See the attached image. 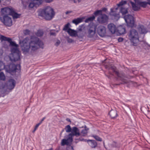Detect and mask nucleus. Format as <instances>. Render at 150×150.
Returning <instances> with one entry per match:
<instances>
[{"mask_svg":"<svg viewBox=\"0 0 150 150\" xmlns=\"http://www.w3.org/2000/svg\"><path fill=\"white\" fill-rule=\"evenodd\" d=\"M39 47L44 48V44L39 38L36 37H31L30 39L26 38L22 42L21 47L23 53L26 54L29 52H34Z\"/></svg>","mask_w":150,"mask_h":150,"instance_id":"1","label":"nucleus"},{"mask_svg":"<svg viewBox=\"0 0 150 150\" xmlns=\"http://www.w3.org/2000/svg\"><path fill=\"white\" fill-rule=\"evenodd\" d=\"M55 15L53 9L50 6H47L43 9L40 10L38 12V15L42 17H44L46 20L52 19Z\"/></svg>","mask_w":150,"mask_h":150,"instance_id":"2","label":"nucleus"},{"mask_svg":"<svg viewBox=\"0 0 150 150\" xmlns=\"http://www.w3.org/2000/svg\"><path fill=\"white\" fill-rule=\"evenodd\" d=\"M128 37L132 44L134 46L137 45L139 42L138 33L135 29H132L128 33Z\"/></svg>","mask_w":150,"mask_h":150,"instance_id":"3","label":"nucleus"},{"mask_svg":"<svg viewBox=\"0 0 150 150\" xmlns=\"http://www.w3.org/2000/svg\"><path fill=\"white\" fill-rule=\"evenodd\" d=\"M105 67L106 69H107L109 70L108 73L110 75L112 76L113 75V74L112 73L110 70H111L113 72H114L115 74L117 76V80H121L122 82L121 83L122 84H124L127 83V81L124 79V76L122 75L118 71L116 70V68L115 66H109L106 65L105 66Z\"/></svg>","mask_w":150,"mask_h":150,"instance_id":"4","label":"nucleus"},{"mask_svg":"<svg viewBox=\"0 0 150 150\" xmlns=\"http://www.w3.org/2000/svg\"><path fill=\"white\" fill-rule=\"evenodd\" d=\"M118 7H114L110 8L109 15L112 19L118 20L120 18V12L118 11Z\"/></svg>","mask_w":150,"mask_h":150,"instance_id":"5","label":"nucleus"},{"mask_svg":"<svg viewBox=\"0 0 150 150\" xmlns=\"http://www.w3.org/2000/svg\"><path fill=\"white\" fill-rule=\"evenodd\" d=\"M0 18L1 22L5 25L10 26L12 25V21L11 18L8 16L2 15Z\"/></svg>","mask_w":150,"mask_h":150,"instance_id":"6","label":"nucleus"},{"mask_svg":"<svg viewBox=\"0 0 150 150\" xmlns=\"http://www.w3.org/2000/svg\"><path fill=\"white\" fill-rule=\"evenodd\" d=\"M124 18L128 26L133 27L134 25V21L133 17L130 14H128L124 16Z\"/></svg>","mask_w":150,"mask_h":150,"instance_id":"7","label":"nucleus"},{"mask_svg":"<svg viewBox=\"0 0 150 150\" xmlns=\"http://www.w3.org/2000/svg\"><path fill=\"white\" fill-rule=\"evenodd\" d=\"M96 27L94 25H89L87 28V36L89 38H93L96 33Z\"/></svg>","mask_w":150,"mask_h":150,"instance_id":"8","label":"nucleus"},{"mask_svg":"<svg viewBox=\"0 0 150 150\" xmlns=\"http://www.w3.org/2000/svg\"><path fill=\"white\" fill-rule=\"evenodd\" d=\"M81 136V134L80 133L79 130L76 127H72V129L71 133L69 134L68 137H70L73 139V137L75 136L76 137Z\"/></svg>","mask_w":150,"mask_h":150,"instance_id":"9","label":"nucleus"},{"mask_svg":"<svg viewBox=\"0 0 150 150\" xmlns=\"http://www.w3.org/2000/svg\"><path fill=\"white\" fill-rule=\"evenodd\" d=\"M126 3L127 1H122L117 5L118 8L120 6H122L120 9L119 12L121 13L123 15H125L128 13L127 8L122 6L126 4Z\"/></svg>","mask_w":150,"mask_h":150,"instance_id":"10","label":"nucleus"},{"mask_svg":"<svg viewBox=\"0 0 150 150\" xmlns=\"http://www.w3.org/2000/svg\"><path fill=\"white\" fill-rule=\"evenodd\" d=\"M21 69V65L20 64L15 65L14 64H10L8 66V71L10 73L16 72V70Z\"/></svg>","mask_w":150,"mask_h":150,"instance_id":"11","label":"nucleus"},{"mask_svg":"<svg viewBox=\"0 0 150 150\" xmlns=\"http://www.w3.org/2000/svg\"><path fill=\"white\" fill-rule=\"evenodd\" d=\"M97 31L98 34L101 37H103L106 36V28L103 25L98 26L97 28Z\"/></svg>","mask_w":150,"mask_h":150,"instance_id":"12","label":"nucleus"},{"mask_svg":"<svg viewBox=\"0 0 150 150\" xmlns=\"http://www.w3.org/2000/svg\"><path fill=\"white\" fill-rule=\"evenodd\" d=\"M0 39L2 41H7L10 43V45L12 46L18 47V45L14 42L12 41V39L10 38L6 37L3 35H1Z\"/></svg>","mask_w":150,"mask_h":150,"instance_id":"13","label":"nucleus"},{"mask_svg":"<svg viewBox=\"0 0 150 150\" xmlns=\"http://www.w3.org/2000/svg\"><path fill=\"white\" fill-rule=\"evenodd\" d=\"M14 9L12 7H6L2 8L1 11L4 15H11Z\"/></svg>","mask_w":150,"mask_h":150,"instance_id":"14","label":"nucleus"},{"mask_svg":"<svg viewBox=\"0 0 150 150\" xmlns=\"http://www.w3.org/2000/svg\"><path fill=\"white\" fill-rule=\"evenodd\" d=\"M108 19V16L105 14H102L98 18V20L100 23H104L107 22Z\"/></svg>","mask_w":150,"mask_h":150,"instance_id":"15","label":"nucleus"},{"mask_svg":"<svg viewBox=\"0 0 150 150\" xmlns=\"http://www.w3.org/2000/svg\"><path fill=\"white\" fill-rule=\"evenodd\" d=\"M16 81L15 80L12 79H9L8 82L7 86L9 89H12L15 86Z\"/></svg>","mask_w":150,"mask_h":150,"instance_id":"16","label":"nucleus"},{"mask_svg":"<svg viewBox=\"0 0 150 150\" xmlns=\"http://www.w3.org/2000/svg\"><path fill=\"white\" fill-rule=\"evenodd\" d=\"M73 139L70 137H68L67 139H63L62 140L61 144L62 146H64L65 145H68L70 143L72 142L73 141Z\"/></svg>","mask_w":150,"mask_h":150,"instance_id":"17","label":"nucleus"},{"mask_svg":"<svg viewBox=\"0 0 150 150\" xmlns=\"http://www.w3.org/2000/svg\"><path fill=\"white\" fill-rule=\"evenodd\" d=\"M20 52L13 53L10 57V60L12 62H15L20 59Z\"/></svg>","mask_w":150,"mask_h":150,"instance_id":"18","label":"nucleus"},{"mask_svg":"<svg viewBox=\"0 0 150 150\" xmlns=\"http://www.w3.org/2000/svg\"><path fill=\"white\" fill-rule=\"evenodd\" d=\"M108 28L110 31L112 33L114 34L117 32V28L113 23H110L108 25Z\"/></svg>","mask_w":150,"mask_h":150,"instance_id":"19","label":"nucleus"},{"mask_svg":"<svg viewBox=\"0 0 150 150\" xmlns=\"http://www.w3.org/2000/svg\"><path fill=\"white\" fill-rule=\"evenodd\" d=\"M109 114L112 118H114L118 116L117 111L115 110H112L109 112Z\"/></svg>","mask_w":150,"mask_h":150,"instance_id":"20","label":"nucleus"},{"mask_svg":"<svg viewBox=\"0 0 150 150\" xmlns=\"http://www.w3.org/2000/svg\"><path fill=\"white\" fill-rule=\"evenodd\" d=\"M138 29L141 34H145L147 32V30L146 28L144 27L142 25H139Z\"/></svg>","mask_w":150,"mask_h":150,"instance_id":"21","label":"nucleus"},{"mask_svg":"<svg viewBox=\"0 0 150 150\" xmlns=\"http://www.w3.org/2000/svg\"><path fill=\"white\" fill-rule=\"evenodd\" d=\"M117 32L120 34H124L125 33V29L123 26H120L117 28Z\"/></svg>","mask_w":150,"mask_h":150,"instance_id":"22","label":"nucleus"},{"mask_svg":"<svg viewBox=\"0 0 150 150\" xmlns=\"http://www.w3.org/2000/svg\"><path fill=\"white\" fill-rule=\"evenodd\" d=\"M88 142L89 145L92 148H95L97 146V143L95 141L89 140Z\"/></svg>","mask_w":150,"mask_h":150,"instance_id":"23","label":"nucleus"},{"mask_svg":"<svg viewBox=\"0 0 150 150\" xmlns=\"http://www.w3.org/2000/svg\"><path fill=\"white\" fill-rule=\"evenodd\" d=\"M67 32L71 36H76L77 34V32L71 28H69L67 31Z\"/></svg>","mask_w":150,"mask_h":150,"instance_id":"24","label":"nucleus"},{"mask_svg":"<svg viewBox=\"0 0 150 150\" xmlns=\"http://www.w3.org/2000/svg\"><path fill=\"white\" fill-rule=\"evenodd\" d=\"M11 16H12L13 19H17L20 17L21 14H18L16 12L14 9Z\"/></svg>","mask_w":150,"mask_h":150,"instance_id":"25","label":"nucleus"},{"mask_svg":"<svg viewBox=\"0 0 150 150\" xmlns=\"http://www.w3.org/2000/svg\"><path fill=\"white\" fill-rule=\"evenodd\" d=\"M82 21V20L81 18H78L76 19H75L73 20L72 22L73 23H74L76 25H77L80 23Z\"/></svg>","mask_w":150,"mask_h":150,"instance_id":"26","label":"nucleus"},{"mask_svg":"<svg viewBox=\"0 0 150 150\" xmlns=\"http://www.w3.org/2000/svg\"><path fill=\"white\" fill-rule=\"evenodd\" d=\"M130 3L132 6V9L134 10L137 11L139 9V7L134 2L132 1H130Z\"/></svg>","mask_w":150,"mask_h":150,"instance_id":"27","label":"nucleus"},{"mask_svg":"<svg viewBox=\"0 0 150 150\" xmlns=\"http://www.w3.org/2000/svg\"><path fill=\"white\" fill-rule=\"evenodd\" d=\"M11 52L12 54L20 53V52L18 48V47H15L11 48Z\"/></svg>","mask_w":150,"mask_h":150,"instance_id":"28","label":"nucleus"},{"mask_svg":"<svg viewBox=\"0 0 150 150\" xmlns=\"http://www.w3.org/2000/svg\"><path fill=\"white\" fill-rule=\"evenodd\" d=\"M89 129L85 126V129H83L81 132V134H82L83 136H85L87 133V131Z\"/></svg>","mask_w":150,"mask_h":150,"instance_id":"29","label":"nucleus"},{"mask_svg":"<svg viewBox=\"0 0 150 150\" xmlns=\"http://www.w3.org/2000/svg\"><path fill=\"white\" fill-rule=\"evenodd\" d=\"M138 4L141 7L143 8H145L147 4H148V2H139Z\"/></svg>","mask_w":150,"mask_h":150,"instance_id":"30","label":"nucleus"},{"mask_svg":"<svg viewBox=\"0 0 150 150\" xmlns=\"http://www.w3.org/2000/svg\"><path fill=\"white\" fill-rule=\"evenodd\" d=\"M33 1L37 7L41 4L44 1L43 0H34Z\"/></svg>","mask_w":150,"mask_h":150,"instance_id":"31","label":"nucleus"},{"mask_svg":"<svg viewBox=\"0 0 150 150\" xmlns=\"http://www.w3.org/2000/svg\"><path fill=\"white\" fill-rule=\"evenodd\" d=\"M43 31L41 30H38L37 32L36 33V35L38 37H41L43 35Z\"/></svg>","mask_w":150,"mask_h":150,"instance_id":"32","label":"nucleus"},{"mask_svg":"<svg viewBox=\"0 0 150 150\" xmlns=\"http://www.w3.org/2000/svg\"><path fill=\"white\" fill-rule=\"evenodd\" d=\"M65 129L67 132L69 133L71 132L72 128H71L70 126L68 125L65 127Z\"/></svg>","mask_w":150,"mask_h":150,"instance_id":"33","label":"nucleus"},{"mask_svg":"<svg viewBox=\"0 0 150 150\" xmlns=\"http://www.w3.org/2000/svg\"><path fill=\"white\" fill-rule=\"evenodd\" d=\"M76 36H77L79 38H82L84 36V35L82 32H78L77 33Z\"/></svg>","mask_w":150,"mask_h":150,"instance_id":"34","label":"nucleus"},{"mask_svg":"<svg viewBox=\"0 0 150 150\" xmlns=\"http://www.w3.org/2000/svg\"><path fill=\"white\" fill-rule=\"evenodd\" d=\"M95 17L94 16L90 17L88 18H87L85 20V22L86 23L88 22L89 21H93L95 19Z\"/></svg>","mask_w":150,"mask_h":150,"instance_id":"35","label":"nucleus"},{"mask_svg":"<svg viewBox=\"0 0 150 150\" xmlns=\"http://www.w3.org/2000/svg\"><path fill=\"white\" fill-rule=\"evenodd\" d=\"M70 25V24L69 23H68L67 24L64 25V27L63 28V30L67 31V30H68L70 28H69V26Z\"/></svg>","mask_w":150,"mask_h":150,"instance_id":"36","label":"nucleus"},{"mask_svg":"<svg viewBox=\"0 0 150 150\" xmlns=\"http://www.w3.org/2000/svg\"><path fill=\"white\" fill-rule=\"evenodd\" d=\"M0 79L3 81H4L5 80V76L3 72L0 73Z\"/></svg>","mask_w":150,"mask_h":150,"instance_id":"37","label":"nucleus"},{"mask_svg":"<svg viewBox=\"0 0 150 150\" xmlns=\"http://www.w3.org/2000/svg\"><path fill=\"white\" fill-rule=\"evenodd\" d=\"M94 14L96 16H97L99 15L101 16L102 14V11H101V10H97L94 12Z\"/></svg>","mask_w":150,"mask_h":150,"instance_id":"38","label":"nucleus"},{"mask_svg":"<svg viewBox=\"0 0 150 150\" xmlns=\"http://www.w3.org/2000/svg\"><path fill=\"white\" fill-rule=\"evenodd\" d=\"M5 67V66L3 62L1 61H0V71L4 69Z\"/></svg>","mask_w":150,"mask_h":150,"instance_id":"39","label":"nucleus"},{"mask_svg":"<svg viewBox=\"0 0 150 150\" xmlns=\"http://www.w3.org/2000/svg\"><path fill=\"white\" fill-rule=\"evenodd\" d=\"M29 7L30 8H32L34 7H37L35 4L34 2V1L33 2L30 3L29 4Z\"/></svg>","mask_w":150,"mask_h":150,"instance_id":"40","label":"nucleus"},{"mask_svg":"<svg viewBox=\"0 0 150 150\" xmlns=\"http://www.w3.org/2000/svg\"><path fill=\"white\" fill-rule=\"evenodd\" d=\"M92 137L98 141L101 142L102 141V139L96 135H93Z\"/></svg>","mask_w":150,"mask_h":150,"instance_id":"41","label":"nucleus"},{"mask_svg":"<svg viewBox=\"0 0 150 150\" xmlns=\"http://www.w3.org/2000/svg\"><path fill=\"white\" fill-rule=\"evenodd\" d=\"M23 32L25 35H29L30 34V31L28 29H26L24 30Z\"/></svg>","mask_w":150,"mask_h":150,"instance_id":"42","label":"nucleus"},{"mask_svg":"<svg viewBox=\"0 0 150 150\" xmlns=\"http://www.w3.org/2000/svg\"><path fill=\"white\" fill-rule=\"evenodd\" d=\"M111 146L112 147H116L118 146L117 143L114 142H112V144L111 145Z\"/></svg>","mask_w":150,"mask_h":150,"instance_id":"43","label":"nucleus"},{"mask_svg":"<svg viewBox=\"0 0 150 150\" xmlns=\"http://www.w3.org/2000/svg\"><path fill=\"white\" fill-rule=\"evenodd\" d=\"M67 41L69 43H72L74 42V41L72 39L69 38H67Z\"/></svg>","mask_w":150,"mask_h":150,"instance_id":"44","label":"nucleus"},{"mask_svg":"<svg viewBox=\"0 0 150 150\" xmlns=\"http://www.w3.org/2000/svg\"><path fill=\"white\" fill-rule=\"evenodd\" d=\"M60 41L59 40H58L55 44V45L56 46H58L60 43Z\"/></svg>","mask_w":150,"mask_h":150,"instance_id":"45","label":"nucleus"},{"mask_svg":"<svg viewBox=\"0 0 150 150\" xmlns=\"http://www.w3.org/2000/svg\"><path fill=\"white\" fill-rule=\"evenodd\" d=\"M66 150H74L73 147L70 146L67 148Z\"/></svg>","mask_w":150,"mask_h":150,"instance_id":"46","label":"nucleus"},{"mask_svg":"<svg viewBox=\"0 0 150 150\" xmlns=\"http://www.w3.org/2000/svg\"><path fill=\"white\" fill-rule=\"evenodd\" d=\"M41 124V122H40L38 123L35 126V128L36 129H37L38 128L39 126Z\"/></svg>","mask_w":150,"mask_h":150,"instance_id":"47","label":"nucleus"},{"mask_svg":"<svg viewBox=\"0 0 150 150\" xmlns=\"http://www.w3.org/2000/svg\"><path fill=\"white\" fill-rule=\"evenodd\" d=\"M50 33L51 35L55 36L56 34V33L54 32H53L52 30L50 31Z\"/></svg>","mask_w":150,"mask_h":150,"instance_id":"48","label":"nucleus"},{"mask_svg":"<svg viewBox=\"0 0 150 150\" xmlns=\"http://www.w3.org/2000/svg\"><path fill=\"white\" fill-rule=\"evenodd\" d=\"M46 3H50L52 2L54 0H43Z\"/></svg>","mask_w":150,"mask_h":150,"instance_id":"49","label":"nucleus"},{"mask_svg":"<svg viewBox=\"0 0 150 150\" xmlns=\"http://www.w3.org/2000/svg\"><path fill=\"white\" fill-rule=\"evenodd\" d=\"M123 40V39L122 38H119L118 39V40L119 42H122Z\"/></svg>","mask_w":150,"mask_h":150,"instance_id":"50","label":"nucleus"},{"mask_svg":"<svg viewBox=\"0 0 150 150\" xmlns=\"http://www.w3.org/2000/svg\"><path fill=\"white\" fill-rule=\"evenodd\" d=\"M107 10V8H103L102 9L101 11H102V12L103 11L105 12Z\"/></svg>","mask_w":150,"mask_h":150,"instance_id":"51","label":"nucleus"},{"mask_svg":"<svg viewBox=\"0 0 150 150\" xmlns=\"http://www.w3.org/2000/svg\"><path fill=\"white\" fill-rule=\"evenodd\" d=\"M72 12V11H67L65 13L66 15H67V14H68L69 13H71Z\"/></svg>","mask_w":150,"mask_h":150,"instance_id":"52","label":"nucleus"},{"mask_svg":"<svg viewBox=\"0 0 150 150\" xmlns=\"http://www.w3.org/2000/svg\"><path fill=\"white\" fill-rule=\"evenodd\" d=\"M66 120H67V121H68V122H71L70 119L68 118H67Z\"/></svg>","mask_w":150,"mask_h":150,"instance_id":"53","label":"nucleus"},{"mask_svg":"<svg viewBox=\"0 0 150 150\" xmlns=\"http://www.w3.org/2000/svg\"><path fill=\"white\" fill-rule=\"evenodd\" d=\"M37 129H35V128H34V130L33 131H32V132L33 133H34L35 132V131Z\"/></svg>","mask_w":150,"mask_h":150,"instance_id":"54","label":"nucleus"},{"mask_svg":"<svg viewBox=\"0 0 150 150\" xmlns=\"http://www.w3.org/2000/svg\"><path fill=\"white\" fill-rule=\"evenodd\" d=\"M45 119V117L43 118L41 120V122H41V123H42V122Z\"/></svg>","mask_w":150,"mask_h":150,"instance_id":"55","label":"nucleus"},{"mask_svg":"<svg viewBox=\"0 0 150 150\" xmlns=\"http://www.w3.org/2000/svg\"><path fill=\"white\" fill-rule=\"evenodd\" d=\"M82 30V29L81 28H80L79 29V32H81V31Z\"/></svg>","mask_w":150,"mask_h":150,"instance_id":"56","label":"nucleus"},{"mask_svg":"<svg viewBox=\"0 0 150 150\" xmlns=\"http://www.w3.org/2000/svg\"><path fill=\"white\" fill-rule=\"evenodd\" d=\"M79 64L76 65V68H78L79 67Z\"/></svg>","mask_w":150,"mask_h":150,"instance_id":"57","label":"nucleus"},{"mask_svg":"<svg viewBox=\"0 0 150 150\" xmlns=\"http://www.w3.org/2000/svg\"><path fill=\"white\" fill-rule=\"evenodd\" d=\"M148 2V4L150 5V0H147Z\"/></svg>","mask_w":150,"mask_h":150,"instance_id":"58","label":"nucleus"},{"mask_svg":"<svg viewBox=\"0 0 150 150\" xmlns=\"http://www.w3.org/2000/svg\"><path fill=\"white\" fill-rule=\"evenodd\" d=\"M147 111H148V112H149V110H148Z\"/></svg>","mask_w":150,"mask_h":150,"instance_id":"59","label":"nucleus"},{"mask_svg":"<svg viewBox=\"0 0 150 150\" xmlns=\"http://www.w3.org/2000/svg\"><path fill=\"white\" fill-rule=\"evenodd\" d=\"M79 140H80V141H82V140L80 139H79Z\"/></svg>","mask_w":150,"mask_h":150,"instance_id":"60","label":"nucleus"},{"mask_svg":"<svg viewBox=\"0 0 150 150\" xmlns=\"http://www.w3.org/2000/svg\"><path fill=\"white\" fill-rule=\"evenodd\" d=\"M147 107H148V109H149V107H148V106H147Z\"/></svg>","mask_w":150,"mask_h":150,"instance_id":"61","label":"nucleus"}]
</instances>
